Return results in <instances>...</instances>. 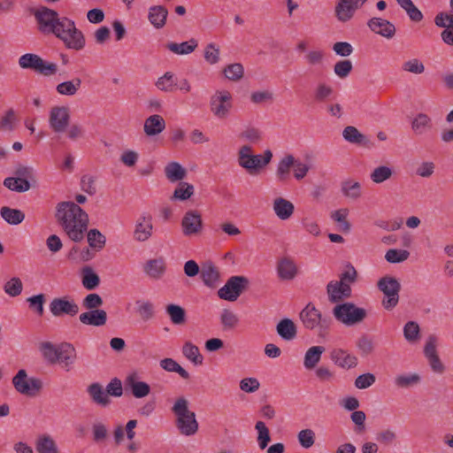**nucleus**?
<instances>
[{
	"mask_svg": "<svg viewBox=\"0 0 453 453\" xmlns=\"http://www.w3.org/2000/svg\"><path fill=\"white\" fill-rule=\"evenodd\" d=\"M143 269L149 277L154 280H158L165 272V260L162 257L150 259L145 263Z\"/></svg>",
	"mask_w": 453,
	"mask_h": 453,
	"instance_id": "obj_28",
	"label": "nucleus"
},
{
	"mask_svg": "<svg viewBox=\"0 0 453 453\" xmlns=\"http://www.w3.org/2000/svg\"><path fill=\"white\" fill-rule=\"evenodd\" d=\"M276 331L285 341H292L297 334L296 326L290 319H281L276 326Z\"/></svg>",
	"mask_w": 453,
	"mask_h": 453,
	"instance_id": "obj_30",
	"label": "nucleus"
},
{
	"mask_svg": "<svg viewBox=\"0 0 453 453\" xmlns=\"http://www.w3.org/2000/svg\"><path fill=\"white\" fill-rule=\"evenodd\" d=\"M46 297L44 294H39L36 296H33L27 299L28 303L29 308L38 316L42 317L44 313L43 305L45 303Z\"/></svg>",
	"mask_w": 453,
	"mask_h": 453,
	"instance_id": "obj_54",
	"label": "nucleus"
},
{
	"mask_svg": "<svg viewBox=\"0 0 453 453\" xmlns=\"http://www.w3.org/2000/svg\"><path fill=\"white\" fill-rule=\"evenodd\" d=\"M251 151L250 146H242L238 151V164L250 174H257L261 168L271 162L273 153L270 150H266L263 155H252Z\"/></svg>",
	"mask_w": 453,
	"mask_h": 453,
	"instance_id": "obj_6",
	"label": "nucleus"
},
{
	"mask_svg": "<svg viewBox=\"0 0 453 453\" xmlns=\"http://www.w3.org/2000/svg\"><path fill=\"white\" fill-rule=\"evenodd\" d=\"M81 281L88 290L96 288L100 284V278L90 266H85L81 270Z\"/></svg>",
	"mask_w": 453,
	"mask_h": 453,
	"instance_id": "obj_36",
	"label": "nucleus"
},
{
	"mask_svg": "<svg viewBox=\"0 0 453 453\" xmlns=\"http://www.w3.org/2000/svg\"><path fill=\"white\" fill-rule=\"evenodd\" d=\"M198 46V42L196 39L192 38L188 42H183L181 43L177 42H168L166 44V48L177 54V55H188L193 52Z\"/></svg>",
	"mask_w": 453,
	"mask_h": 453,
	"instance_id": "obj_33",
	"label": "nucleus"
},
{
	"mask_svg": "<svg viewBox=\"0 0 453 453\" xmlns=\"http://www.w3.org/2000/svg\"><path fill=\"white\" fill-rule=\"evenodd\" d=\"M324 58L325 54L320 50H310L304 56L306 64L311 66H317L322 65L324 62Z\"/></svg>",
	"mask_w": 453,
	"mask_h": 453,
	"instance_id": "obj_62",
	"label": "nucleus"
},
{
	"mask_svg": "<svg viewBox=\"0 0 453 453\" xmlns=\"http://www.w3.org/2000/svg\"><path fill=\"white\" fill-rule=\"evenodd\" d=\"M330 358L334 365L343 369H351L357 365V357L341 348L334 349L330 352Z\"/></svg>",
	"mask_w": 453,
	"mask_h": 453,
	"instance_id": "obj_18",
	"label": "nucleus"
},
{
	"mask_svg": "<svg viewBox=\"0 0 453 453\" xmlns=\"http://www.w3.org/2000/svg\"><path fill=\"white\" fill-rule=\"evenodd\" d=\"M299 317L306 329L318 330L319 336L321 337L328 334L332 319L329 316H323L311 303L301 311Z\"/></svg>",
	"mask_w": 453,
	"mask_h": 453,
	"instance_id": "obj_5",
	"label": "nucleus"
},
{
	"mask_svg": "<svg viewBox=\"0 0 453 453\" xmlns=\"http://www.w3.org/2000/svg\"><path fill=\"white\" fill-rule=\"evenodd\" d=\"M167 16L168 11L163 5H154L149 9L148 19L151 25L157 29L165 27Z\"/></svg>",
	"mask_w": 453,
	"mask_h": 453,
	"instance_id": "obj_24",
	"label": "nucleus"
},
{
	"mask_svg": "<svg viewBox=\"0 0 453 453\" xmlns=\"http://www.w3.org/2000/svg\"><path fill=\"white\" fill-rule=\"evenodd\" d=\"M410 252L406 250L390 249L386 252L385 259L392 264L401 263L408 259Z\"/></svg>",
	"mask_w": 453,
	"mask_h": 453,
	"instance_id": "obj_56",
	"label": "nucleus"
},
{
	"mask_svg": "<svg viewBox=\"0 0 453 453\" xmlns=\"http://www.w3.org/2000/svg\"><path fill=\"white\" fill-rule=\"evenodd\" d=\"M0 215L10 225H19L25 219V214L22 211L8 206L0 209Z\"/></svg>",
	"mask_w": 453,
	"mask_h": 453,
	"instance_id": "obj_35",
	"label": "nucleus"
},
{
	"mask_svg": "<svg viewBox=\"0 0 453 453\" xmlns=\"http://www.w3.org/2000/svg\"><path fill=\"white\" fill-rule=\"evenodd\" d=\"M160 366L167 372H177L184 380H188L190 377L189 373L173 358L166 357L162 359Z\"/></svg>",
	"mask_w": 453,
	"mask_h": 453,
	"instance_id": "obj_40",
	"label": "nucleus"
},
{
	"mask_svg": "<svg viewBox=\"0 0 453 453\" xmlns=\"http://www.w3.org/2000/svg\"><path fill=\"white\" fill-rule=\"evenodd\" d=\"M152 230V217L150 215L142 214L136 221L134 238L138 242H145L151 236Z\"/></svg>",
	"mask_w": 453,
	"mask_h": 453,
	"instance_id": "obj_19",
	"label": "nucleus"
},
{
	"mask_svg": "<svg viewBox=\"0 0 453 453\" xmlns=\"http://www.w3.org/2000/svg\"><path fill=\"white\" fill-rule=\"evenodd\" d=\"M165 128V121L161 115L154 114L145 119L143 130L147 136H155Z\"/></svg>",
	"mask_w": 453,
	"mask_h": 453,
	"instance_id": "obj_23",
	"label": "nucleus"
},
{
	"mask_svg": "<svg viewBox=\"0 0 453 453\" xmlns=\"http://www.w3.org/2000/svg\"><path fill=\"white\" fill-rule=\"evenodd\" d=\"M358 8L359 4L357 3H348L337 0L334 6V16L339 22L347 23L353 19L356 11Z\"/></svg>",
	"mask_w": 453,
	"mask_h": 453,
	"instance_id": "obj_20",
	"label": "nucleus"
},
{
	"mask_svg": "<svg viewBox=\"0 0 453 453\" xmlns=\"http://www.w3.org/2000/svg\"><path fill=\"white\" fill-rule=\"evenodd\" d=\"M420 380L418 373L402 374L395 378V384L400 388H407L418 384Z\"/></svg>",
	"mask_w": 453,
	"mask_h": 453,
	"instance_id": "obj_51",
	"label": "nucleus"
},
{
	"mask_svg": "<svg viewBox=\"0 0 453 453\" xmlns=\"http://www.w3.org/2000/svg\"><path fill=\"white\" fill-rule=\"evenodd\" d=\"M204 59L211 65L217 64L219 60V49L213 43H209L204 49Z\"/></svg>",
	"mask_w": 453,
	"mask_h": 453,
	"instance_id": "obj_63",
	"label": "nucleus"
},
{
	"mask_svg": "<svg viewBox=\"0 0 453 453\" xmlns=\"http://www.w3.org/2000/svg\"><path fill=\"white\" fill-rule=\"evenodd\" d=\"M4 289L10 296H18L23 289L22 281L19 278L13 277L4 284Z\"/></svg>",
	"mask_w": 453,
	"mask_h": 453,
	"instance_id": "obj_57",
	"label": "nucleus"
},
{
	"mask_svg": "<svg viewBox=\"0 0 453 453\" xmlns=\"http://www.w3.org/2000/svg\"><path fill=\"white\" fill-rule=\"evenodd\" d=\"M55 218L65 234L74 242H81L88 226V215L74 202H60Z\"/></svg>",
	"mask_w": 453,
	"mask_h": 453,
	"instance_id": "obj_2",
	"label": "nucleus"
},
{
	"mask_svg": "<svg viewBox=\"0 0 453 453\" xmlns=\"http://www.w3.org/2000/svg\"><path fill=\"white\" fill-rule=\"evenodd\" d=\"M223 73L226 79L230 81H239L242 78L244 73V69L242 64L240 63H234L227 65L224 70Z\"/></svg>",
	"mask_w": 453,
	"mask_h": 453,
	"instance_id": "obj_53",
	"label": "nucleus"
},
{
	"mask_svg": "<svg viewBox=\"0 0 453 453\" xmlns=\"http://www.w3.org/2000/svg\"><path fill=\"white\" fill-rule=\"evenodd\" d=\"M342 194L350 199L357 200L361 196V185L358 181L344 180L342 182Z\"/></svg>",
	"mask_w": 453,
	"mask_h": 453,
	"instance_id": "obj_44",
	"label": "nucleus"
},
{
	"mask_svg": "<svg viewBox=\"0 0 453 453\" xmlns=\"http://www.w3.org/2000/svg\"><path fill=\"white\" fill-rule=\"evenodd\" d=\"M277 273L281 280H291L297 274V267L292 259L283 257L278 262Z\"/></svg>",
	"mask_w": 453,
	"mask_h": 453,
	"instance_id": "obj_25",
	"label": "nucleus"
},
{
	"mask_svg": "<svg viewBox=\"0 0 453 453\" xmlns=\"http://www.w3.org/2000/svg\"><path fill=\"white\" fill-rule=\"evenodd\" d=\"M125 385L132 392L135 398L147 396L150 392V387L148 383L139 380V375L134 372L129 373L125 379Z\"/></svg>",
	"mask_w": 453,
	"mask_h": 453,
	"instance_id": "obj_17",
	"label": "nucleus"
},
{
	"mask_svg": "<svg viewBox=\"0 0 453 453\" xmlns=\"http://www.w3.org/2000/svg\"><path fill=\"white\" fill-rule=\"evenodd\" d=\"M342 136L347 142L353 144L360 145L366 148H370L372 146V143L370 141V139L364 134L360 133L359 130L353 126L346 127L342 131Z\"/></svg>",
	"mask_w": 453,
	"mask_h": 453,
	"instance_id": "obj_21",
	"label": "nucleus"
},
{
	"mask_svg": "<svg viewBox=\"0 0 453 453\" xmlns=\"http://www.w3.org/2000/svg\"><path fill=\"white\" fill-rule=\"evenodd\" d=\"M257 431V442L261 449H265L271 441L269 429L263 421H257L255 426Z\"/></svg>",
	"mask_w": 453,
	"mask_h": 453,
	"instance_id": "obj_52",
	"label": "nucleus"
},
{
	"mask_svg": "<svg viewBox=\"0 0 453 453\" xmlns=\"http://www.w3.org/2000/svg\"><path fill=\"white\" fill-rule=\"evenodd\" d=\"M403 335L409 342H415L419 339V326L414 321H409L403 327Z\"/></svg>",
	"mask_w": 453,
	"mask_h": 453,
	"instance_id": "obj_59",
	"label": "nucleus"
},
{
	"mask_svg": "<svg viewBox=\"0 0 453 453\" xmlns=\"http://www.w3.org/2000/svg\"><path fill=\"white\" fill-rule=\"evenodd\" d=\"M294 210V204L283 197H278L273 201V211L282 220L289 219L293 215Z\"/></svg>",
	"mask_w": 453,
	"mask_h": 453,
	"instance_id": "obj_29",
	"label": "nucleus"
},
{
	"mask_svg": "<svg viewBox=\"0 0 453 453\" xmlns=\"http://www.w3.org/2000/svg\"><path fill=\"white\" fill-rule=\"evenodd\" d=\"M433 128L432 119L426 113H418L411 121V129L414 134L420 135Z\"/></svg>",
	"mask_w": 453,
	"mask_h": 453,
	"instance_id": "obj_31",
	"label": "nucleus"
},
{
	"mask_svg": "<svg viewBox=\"0 0 453 453\" xmlns=\"http://www.w3.org/2000/svg\"><path fill=\"white\" fill-rule=\"evenodd\" d=\"M182 353L187 359L195 365L203 364V357L201 355L198 347L194 345L192 342H187L184 343L182 347Z\"/></svg>",
	"mask_w": 453,
	"mask_h": 453,
	"instance_id": "obj_42",
	"label": "nucleus"
},
{
	"mask_svg": "<svg viewBox=\"0 0 453 453\" xmlns=\"http://www.w3.org/2000/svg\"><path fill=\"white\" fill-rule=\"evenodd\" d=\"M12 384L17 392L27 396H35L42 388V381L39 378H28L24 369L19 370L12 378Z\"/></svg>",
	"mask_w": 453,
	"mask_h": 453,
	"instance_id": "obj_10",
	"label": "nucleus"
},
{
	"mask_svg": "<svg viewBox=\"0 0 453 453\" xmlns=\"http://www.w3.org/2000/svg\"><path fill=\"white\" fill-rule=\"evenodd\" d=\"M180 225L185 236L197 235L202 233L203 228L202 214L196 210L187 211L182 217Z\"/></svg>",
	"mask_w": 453,
	"mask_h": 453,
	"instance_id": "obj_13",
	"label": "nucleus"
},
{
	"mask_svg": "<svg viewBox=\"0 0 453 453\" xmlns=\"http://www.w3.org/2000/svg\"><path fill=\"white\" fill-rule=\"evenodd\" d=\"M50 311L54 317H60L64 314L75 316L79 312V306L67 297L54 298L50 303Z\"/></svg>",
	"mask_w": 453,
	"mask_h": 453,
	"instance_id": "obj_14",
	"label": "nucleus"
},
{
	"mask_svg": "<svg viewBox=\"0 0 453 453\" xmlns=\"http://www.w3.org/2000/svg\"><path fill=\"white\" fill-rule=\"evenodd\" d=\"M200 276L206 286L214 288L219 279V272L212 262H206L202 265Z\"/></svg>",
	"mask_w": 453,
	"mask_h": 453,
	"instance_id": "obj_26",
	"label": "nucleus"
},
{
	"mask_svg": "<svg viewBox=\"0 0 453 453\" xmlns=\"http://www.w3.org/2000/svg\"><path fill=\"white\" fill-rule=\"evenodd\" d=\"M35 449L38 453H58L54 440L49 435L40 437L36 441Z\"/></svg>",
	"mask_w": 453,
	"mask_h": 453,
	"instance_id": "obj_49",
	"label": "nucleus"
},
{
	"mask_svg": "<svg viewBox=\"0 0 453 453\" xmlns=\"http://www.w3.org/2000/svg\"><path fill=\"white\" fill-rule=\"evenodd\" d=\"M70 109L67 106H54L49 113V125L55 134H63L70 124Z\"/></svg>",
	"mask_w": 453,
	"mask_h": 453,
	"instance_id": "obj_12",
	"label": "nucleus"
},
{
	"mask_svg": "<svg viewBox=\"0 0 453 453\" xmlns=\"http://www.w3.org/2000/svg\"><path fill=\"white\" fill-rule=\"evenodd\" d=\"M249 280L245 276H232L226 283L219 289L218 296L220 299L234 302L249 287Z\"/></svg>",
	"mask_w": 453,
	"mask_h": 453,
	"instance_id": "obj_11",
	"label": "nucleus"
},
{
	"mask_svg": "<svg viewBox=\"0 0 453 453\" xmlns=\"http://www.w3.org/2000/svg\"><path fill=\"white\" fill-rule=\"evenodd\" d=\"M392 175V168L386 165H380L371 173L370 178L372 182L376 184H380L385 180L390 179Z\"/></svg>",
	"mask_w": 453,
	"mask_h": 453,
	"instance_id": "obj_50",
	"label": "nucleus"
},
{
	"mask_svg": "<svg viewBox=\"0 0 453 453\" xmlns=\"http://www.w3.org/2000/svg\"><path fill=\"white\" fill-rule=\"evenodd\" d=\"M298 441L304 449H309L315 442V433L311 429H303L298 433Z\"/></svg>",
	"mask_w": 453,
	"mask_h": 453,
	"instance_id": "obj_61",
	"label": "nucleus"
},
{
	"mask_svg": "<svg viewBox=\"0 0 453 453\" xmlns=\"http://www.w3.org/2000/svg\"><path fill=\"white\" fill-rule=\"evenodd\" d=\"M188 404L189 403L185 397H179L172 407V411L176 416V427L181 434L186 436L194 435L199 428L196 413L189 411Z\"/></svg>",
	"mask_w": 453,
	"mask_h": 453,
	"instance_id": "obj_4",
	"label": "nucleus"
},
{
	"mask_svg": "<svg viewBox=\"0 0 453 453\" xmlns=\"http://www.w3.org/2000/svg\"><path fill=\"white\" fill-rule=\"evenodd\" d=\"M334 318L346 326H352L363 321L366 317V311L352 303L336 304L333 309Z\"/></svg>",
	"mask_w": 453,
	"mask_h": 453,
	"instance_id": "obj_7",
	"label": "nucleus"
},
{
	"mask_svg": "<svg viewBox=\"0 0 453 453\" xmlns=\"http://www.w3.org/2000/svg\"><path fill=\"white\" fill-rule=\"evenodd\" d=\"M165 173L170 181L175 182L182 180L187 175V171L178 162H171L165 166Z\"/></svg>",
	"mask_w": 453,
	"mask_h": 453,
	"instance_id": "obj_38",
	"label": "nucleus"
},
{
	"mask_svg": "<svg viewBox=\"0 0 453 453\" xmlns=\"http://www.w3.org/2000/svg\"><path fill=\"white\" fill-rule=\"evenodd\" d=\"M87 391L95 403L103 407L108 406L111 403L105 389L100 383L95 382L90 384Z\"/></svg>",
	"mask_w": 453,
	"mask_h": 453,
	"instance_id": "obj_27",
	"label": "nucleus"
},
{
	"mask_svg": "<svg viewBox=\"0 0 453 453\" xmlns=\"http://www.w3.org/2000/svg\"><path fill=\"white\" fill-rule=\"evenodd\" d=\"M194 190L195 188L192 184L181 181L175 188L171 199L186 201L193 196Z\"/></svg>",
	"mask_w": 453,
	"mask_h": 453,
	"instance_id": "obj_46",
	"label": "nucleus"
},
{
	"mask_svg": "<svg viewBox=\"0 0 453 453\" xmlns=\"http://www.w3.org/2000/svg\"><path fill=\"white\" fill-rule=\"evenodd\" d=\"M81 87V80L78 77L71 81H66L59 83L56 87L57 92L61 96H74Z\"/></svg>",
	"mask_w": 453,
	"mask_h": 453,
	"instance_id": "obj_37",
	"label": "nucleus"
},
{
	"mask_svg": "<svg viewBox=\"0 0 453 453\" xmlns=\"http://www.w3.org/2000/svg\"><path fill=\"white\" fill-rule=\"evenodd\" d=\"M103 299L96 293H91L85 296L82 300V306L88 311L99 310L102 306Z\"/></svg>",
	"mask_w": 453,
	"mask_h": 453,
	"instance_id": "obj_60",
	"label": "nucleus"
},
{
	"mask_svg": "<svg viewBox=\"0 0 453 453\" xmlns=\"http://www.w3.org/2000/svg\"><path fill=\"white\" fill-rule=\"evenodd\" d=\"M42 58L36 54L27 53L19 58V65L23 69H31L37 73Z\"/></svg>",
	"mask_w": 453,
	"mask_h": 453,
	"instance_id": "obj_45",
	"label": "nucleus"
},
{
	"mask_svg": "<svg viewBox=\"0 0 453 453\" xmlns=\"http://www.w3.org/2000/svg\"><path fill=\"white\" fill-rule=\"evenodd\" d=\"M325 351L323 346H313L308 349L304 356L303 365L306 369H313L319 362L322 353Z\"/></svg>",
	"mask_w": 453,
	"mask_h": 453,
	"instance_id": "obj_39",
	"label": "nucleus"
},
{
	"mask_svg": "<svg viewBox=\"0 0 453 453\" xmlns=\"http://www.w3.org/2000/svg\"><path fill=\"white\" fill-rule=\"evenodd\" d=\"M177 86L176 78L171 72H166L156 81V87L164 92H173Z\"/></svg>",
	"mask_w": 453,
	"mask_h": 453,
	"instance_id": "obj_41",
	"label": "nucleus"
},
{
	"mask_svg": "<svg viewBox=\"0 0 453 453\" xmlns=\"http://www.w3.org/2000/svg\"><path fill=\"white\" fill-rule=\"evenodd\" d=\"M328 300L332 303H338L351 296V288L349 284H342V281L332 280L326 285Z\"/></svg>",
	"mask_w": 453,
	"mask_h": 453,
	"instance_id": "obj_15",
	"label": "nucleus"
},
{
	"mask_svg": "<svg viewBox=\"0 0 453 453\" xmlns=\"http://www.w3.org/2000/svg\"><path fill=\"white\" fill-rule=\"evenodd\" d=\"M14 174L16 179L25 180L30 182L33 185V188L37 185L35 171L30 166L18 165L15 168Z\"/></svg>",
	"mask_w": 453,
	"mask_h": 453,
	"instance_id": "obj_48",
	"label": "nucleus"
},
{
	"mask_svg": "<svg viewBox=\"0 0 453 453\" xmlns=\"http://www.w3.org/2000/svg\"><path fill=\"white\" fill-rule=\"evenodd\" d=\"M293 165H295V157L292 155H287L280 160L276 169V177L280 182H286L289 179Z\"/></svg>",
	"mask_w": 453,
	"mask_h": 453,
	"instance_id": "obj_32",
	"label": "nucleus"
},
{
	"mask_svg": "<svg viewBox=\"0 0 453 453\" xmlns=\"http://www.w3.org/2000/svg\"><path fill=\"white\" fill-rule=\"evenodd\" d=\"M137 312L143 321L151 319L154 316V306L149 301H137Z\"/></svg>",
	"mask_w": 453,
	"mask_h": 453,
	"instance_id": "obj_58",
	"label": "nucleus"
},
{
	"mask_svg": "<svg viewBox=\"0 0 453 453\" xmlns=\"http://www.w3.org/2000/svg\"><path fill=\"white\" fill-rule=\"evenodd\" d=\"M40 350L49 363L59 364L66 371H70L77 359L75 348L68 342L54 345L50 342H44L41 343Z\"/></svg>",
	"mask_w": 453,
	"mask_h": 453,
	"instance_id": "obj_3",
	"label": "nucleus"
},
{
	"mask_svg": "<svg viewBox=\"0 0 453 453\" xmlns=\"http://www.w3.org/2000/svg\"><path fill=\"white\" fill-rule=\"evenodd\" d=\"M220 321L225 330L234 329L239 323V319L235 313L230 310H223Z\"/></svg>",
	"mask_w": 453,
	"mask_h": 453,
	"instance_id": "obj_55",
	"label": "nucleus"
},
{
	"mask_svg": "<svg viewBox=\"0 0 453 453\" xmlns=\"http://www.w3.org/2000/svg\"><path fill=\"white\" fill-rule=\"evenodd\" d=\"M88 245L95 251H99L104 249L106 242V238L97 229H90L87 234Z\"/></svg>",
	"mask_w": 453,
	"mask_h": 453,
	"instance_id": "obj_43",
	"label": "nucleus"
},
{
	"mask_svg": "<svg viewBox=\"0 0 453 453\" xmlns=\"http://www.w3.org/2000/svg\"><path fill=\"white\" fill-rule=\"evenodd\" d=\"M210 111L219 119H226L233 108L232 94L228 90H216L210 97Z\"/></svg>",
	"mask_w": 453,
	"mask_h": 453,
	"instance_id": "obj_9",
	"label": "nucleus"
},
{
	"mask_svg": "<svg viewBox=\"0 0 453 453\" xmlns=\"http://www.w3.org/2000/svg\"><path fill=\"white\" fill-rule=\"evenodd\" d=\"M79 319L84 325L102 326L106 324L107 313L104 310L88 311L81 313Z\"/></svg>",
	"mask_w": 453,
	"mask_h": 453,
	"instance_id": "obj_22",
	"label": "nucleus"
},
{
	"mask_svg": "<svg viewBox=\"0 0 453 453\" xmlns=\"http://www.w3.org/2000/svg\"><path fill=\"white\" fill-rule=\"evenodd\" d=\"M352 68H353V65H352L351 61L345 59V60L338 61L334 66V73L339 78L343 79V78H346L349 74Z\"/></svg>",
	"mask_w": 453,
	"mask_h": 453,
	"instance_id": "obj_64",
	"label": "nucleus"
},
{
	"mask_svg": "<svg viewBox=\"0 0 453 453\" xmlns=\"http://www.w3.org/2000/svg\"><path fill=\"white\" fill-rule=\"evenodd\" d=\"M4 185L10 190L19 193L28 191L33 187L30 182L25 180L16 179L14 177L5 178Z\"/></svg>",
	"mask_w": 453,
	"mask_h": 453,
	"instance_id": "obj_47",
	"label": "nucleus"
},
{
	"mask_svg": "<svg viewBox=\"0 0 453 453\" xmlns=\"http://www.w3.org/2000/svg\"><path fill=\"white\" fill-rule=\"evenodd\" d=\"M367 27L373 33L387 39L393 38L396 32L395 27L392 22L378 17L370 19L367 22Z\"/></svg>",
	"mask_w": 453,
	"mask_h": 453,
	"instance_id": "obj_16",
	"label": "nucleus"
},
{
	"mask_svg": "<svg viewBox=\"0 0 453 453\" xmlns=\"http://www.w3.org/2000/svg\"><path fill=\"white\" fill-rule=\"evenodd\" d=\"M165 312L173 324L177 326L184 325L187 321L186 311L183 307L170 303L165 307Z\"/></svg>",
	"mask_w": 453,
	"mask_h": 453,
	"instance_id": "obj_34",
	"label": "nucleus"
},
{
	"mask_svg": "<svg viewBox=\"0 0 453 453\" xmlns=\"http://www.w3.org/2000/svg\"><path fill=\"white\" fill-rule=\"evenodd\" d=\"M378 288L384 294L382 305L386 310L395 308L399 302V292L401 284L398 280L393 276L386 275L377 282Z\"/></svg>",
	"mask_w": 453,
	"mask_h": 453,
	"instance_id": "obj_8",
	"label": "nucleus"
},
{
	"mask_svg": "<svg viewBox=\"0 0 453 453\" xmlns=\"http://www.w3.org/2000/svg\"><path fill=\"white\" fill-rule=\"evenodd\" d=\"M33 14L41 33L55 35L69 50L79 51L84 49L86 44L85 36L76 27L73 19L67 17H60L58 12L46 6L35 9Z\"/></svg>",
	"mask_w": 453,
	"mask_h": 453,
	"instance_id": "obj_1",
	"label": "nucleus"
}]
</instances>
